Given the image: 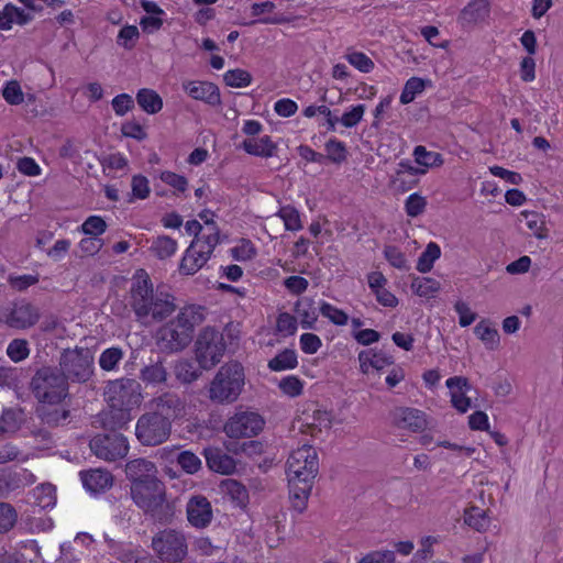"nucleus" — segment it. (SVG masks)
Returning a JSON list of instances; mask_svg holds the SVG:
<instances>
[{
  "label": "nucleus",
  "mask_w": 563,
  "mask_h": 563,
  "mask_svg": "<svg viewBox=\"0 0 563 563\" xmlns=\"http://www.w3.org/2000/svg\"><path fill=\"white\" fill-rule=\"evenodd\" d=\"M129 303L143 323L161 322L176 310L175 297L159 287L154 289L144 269H137L132 277Z\"/></svg>",
  "instance_id": "f257e3e1"
},
{
  "label": "nucleus",
  "mask_w": 563,
  "mask_h": 563,
  "mask_svg": "<svg viewBox=\"0 0 563 563\" xmlns=\"http://www.w3.org/2000/svg\"><path fill=\"white\" fill-rule=\"evenodd\" d=\"M201 307L187 306L157 330L156 344L162 352L175 353L186 349L194 338L195 328L203 320Z\"/></svg>",
  "instance_id": "f03ea898"
},
{
  "label": "nucleus",
  "mask_w": 563,
  "mask_h": 563,
  "mask_svg": "<svg viewBox=\"0 0 563 563\" xmlns=\"http://www.w3.org/2000/svg\"><path fill=\"white\" fill-rule=\"evenodd\" d=\"M130 494L133 503L154 522L168 525L174 520L175 501L168 499L166 485L159 478L130 487Z\"/></svg>",
  "instance_id": "7ed1b4c3"
},
{
  "label": "nucleus",
  "mask_w": 563,
  "mask_h": 563,
  "mask_svg": "<svg viewBox=\"0 0 563 563\" xmlns=\"http://www.w3.org/2000/svg\"><path fill=\"white\" fill-rule=\"evenodd\" d=\"M245 384L244 367L239 362L222 365L210 383L209 398L219 404H232L242 393Z\"/></svg>",
  "instance_id": "20e7f679"
},
{
  "label": "nucleus",
  "mask_w": 563,
  "mask_h": 563,
  "mask_svg": "<svg viewBox=\"0 0 563 563\" xmlns=\"http://www.w3.org/2000/svg\"><path fill=\"white\" fill-rule=\"evenodd\" d=\"M31 390L38 402L59 405L68 395V384L58 368L42 367L32 377Z\"/></svg>",
  "instance_id": "39448f33"
},
{
  "label": "nucleus",
  "mask_w": 563,
  "mask_h": 563,
  "mask_svg": "<svg viewBox=\"0 0 563 563\" xmlns=\"http://www.w3.org/2000/svg\"><path fill=\"white\" fill-rule=\"evenodd\" d=\"M59 373L66 383L84 384L93 373V357L88 349L76 347L64 350L59 357Z\"/></svg>",
  "instance_id": "423d86ee"
},
{
  "label": "nucleus",
  "mask_w": 563,
  "mask_h": 563,
  "mask_svg": "<svg viewBox=\"0 0 563 563\" xmlns=\"http://www.w3.org/2000/svg\"><path fill=\"white\" fill-rule=\"evenodd\" d=\"M218 244L216 231L202 233L201 238L194 239L180 260L179 273L186 276L195 275L208 263Z\"/></svg>",
  "instance_id": "0eeeda50"
},
{
  "label": "nucleus",
  "mask_w": 563,
  "mask_h": 563,
  "mask_svg": "<svg viewBox=\"0 0 563 563\" xmlns=\"http://www.w3.org/2000/svg\"><path fill=\"white\" fill-rule=\"evenodd\" d=\"M152 549L165 563H180L188 554V543L183 531L166 528L152 538Z\"/></svg>",
  "instance_id": "6e6552de"
},
{
  "label": "nucleus",
  "mask_w": 563,
  "mask_h": 563,
  "mask_svg": "<svg viewBox=\"0 0 563 563\" xmlns=\"http://www.w3.org/2000/svg\"><path fill=\"white\" fill-rule=\"evenodd\" d=\"M288 482L314 483L319 472V459L317 450L305 444L294 450L287 460Z\"/></svg>",
  "instance_id": "1a4fd4ad"
},
{
  "label": "nucleus",
  "mask_w": 563,
  "mask_h": 563,
  "mask_svg": "<svg viewBox=\"0 0 563 563\" xmlns=\"http://www.w3.org/2000/svg\"><path fill=\"white\" fill-rule=\"evenodd\" d=\"M223 334L214 328H203L195 343V355L201 369H210L219 364L225 352Z\"/></svg>",
  "instance_id": "9d476101"
},
{
  "label": "nucleus",
  "mask_w": 563,
  "mask_h": 563,
  "mask_svg": "<svg viewBox=\"0 0 563 563\" xmlns=\"http://www.w3.org/2000/svg\"><path fill=\"white\" fill-rule=\"evenodd\" d=\"M106 395L111 406L119 408L115 415L120 417L122 426L129 420V415L123 408L129 409L139 405L142 399L141 384L133 378L117 379L108 385Z\"/></svg>",
  "instance_id": "9b49d317"
},
{
  "label": "nucleus",
  "mask_w": 563,
  "mask_h": 563,
  "mask_svg": "<svg viewBox=\"0 0 563 563\" xmlns=\"http://www.w3.org/2000/svg\"><path fill=\"white\" fill-rule=\"evenodd\" d=\"M172 433L164 419L150 411L141 415L135 426V437L144 446H156L166 442Z\"/></svg>",
  "instance_id": "f8f14e48"
},
{
  "label": "nucleus",
  "mask_w": 563,
  "mask_h": 563,
  "mask_svg": "<svg viewBox=\"0 0 563 563\" xmlns=\"http://www.w3.org/2000/svg\"><path fill=\"white\" fill-rule=\"evenodd\" d=\"M89 448L97 457L113 462L126 456L129 442L123 434L112 431L95 435Z\"/></svg>",
  "instance_id": "ddd939ff"
},
{
  "label": "nucleus",
  "mask_w": 563,
  "mask_h": 563,
  "mask_svg": "<svg viewBox=\"0 0 563 563\" xmlns=\"http://www.w3.org/2000/svg\"><path fill=\"white\" fill-rule=\"evenodd\" d=\"M264 427L263 418L253 411H238L224 424L229 438H251L257 435Z\"/></svg>",
  "instance_id": "4468645a"
},
{
  "label": "nucleus",
  "mask_w": 563,
  "mask_h": 563,
  "mask_svg": "<svg viewBox=\"0 0 563 563\" xmlns=\"http://www.w3.org/2000/svg\"><path fill=\"white\" fill-rule=\"evenodd\" d=\"M151 413H155L161 419H164L169 427L173 422L180 418L185 412V404L180 397L174 393L167 391L159 396L154 397L148 401Z\"/></svg>",
  "instance_id": "2eb2a0df"
},
{
  "label": "nucleus",
  "mask_w": 563,
  "mask_h": 563,
  "mask_svg": "<svg viewBox=\"0 0 563 563\" xmlns=\"http://www.w3.org/2000/svg\"><path fill=\"white\" fill-rule=\"evenodd\" d=\"M390 420L394 427L411 432H419L427 426L424 413L409 407H397L391 410Z\"/></svg>",
  "instance_id": "dca6fc26"
},
{
  "label": "nucleus",
  "mask_w": 563,
  "mask_h": 563,
  "mask_svg": "<svg viewBox=\"0 0 563 563\" xmlns=\"http://www.w3.org/2000/svg\"><path fill=\"white\" fill-rule=\"evenodd\" d=\"M189 523L198 529L208 527L213 518L210 501L201 495L192 496L186 507Z\"/></svg>",
  "instance_id": "f3484780"
},
{
  "label": "nucleus",
  "mask_w": 563,
  "mask_h": 563,
  "mask_svg": "<svg viewBox=\"0 0 563 563\" xmlns=\"http://www.w3.org/2000/svg\"><path fill=\"white\" fill-rule=\"evenodd\" d=\"M183 89L195 100L202 101L211 107L221 104V95L217 85L209 81L187 80Z\"/></svg>",
  "instance_id": "a211bd4d"
},
{
  "label": "nucleus",
  "mask_w": 563,
  "mask_h": 563,
  "mask_svg": "<svg viewBox=\"0 0 563 563\" xmlns=\"http://www.w3.org/2000/svg\"><path fill=\"white\" fill-rule=\"evenodd\" d=\"M125 475L131 482V487H139V485H143L151 479L158 478L155 464L145 459L129 461L125 465Z\"/></svg>",
  "instance_id": "6ab92c4d"
},
{
  "label": "nucleus",
  "mask_w": 563,
  "mask_h": 563,
  "mask_svg": "<svg viewBox=\"0 0 563 563\" xmlns=\"http://www.w3.org/2000/svg\"><path fill=\"white\" fill-rule=\"evenodd\" d=\"M84 487L90 493L106 492L113 484L112 474L103 468H92L79 473Z\"/></svg>",
  "instance_id": "aec40b11"
},
{
  "label": "nucleus",
  "mask_w": 563,
  "mask_h": 563,
  "mask_svg": "<svg viewBox=\"0 0 563 563\" xmlns=\"http://www.w3.org/2000/svg\"><path fill=\"white\" fill-rule=\"evenodd\" d=\"M445 385L450 389L452 406L461 413L466 412L471 407V399L466 396L471 388L467 378L462 376L450 377Z\"/></svg>",
  "instance_id": "412c9836"
},
{
  "label": "nucleus",
  "mask_w": 563,
  "mask_h": 563,
  "mask_svg": "<svg viewBox=\"0 0 563 563\" xmlns=\"http://www.w3.org/2000/svg\"><path fill=\"white\" fill-rule=\"evenodd\" d=\"M489 3L487 0H471L460 12L457 22L463 27L473 26L484 21L489 15Z\"/></svg>",
  "instance_id": "4be33fe9"
},
{
  "label": "nucleus",
  "mask_w": 563,
  "mask_h": 563,
  "mask_svg": "<svg viewBox=\"0 0 563 563\" xmlns=\"http://www.w3.org/2000/svg\"><path fill=\"white\" fill-rule=\"evenodd\" d=\"M208 467L220 474H232L236 468L234 459L218 448H207L203 450Z\"/></svg>",
  "instance_id": "5701e85b"
},
{
  "label": "nucleus",
  "mask_w": 563,
  "mask_h": 563,
  "mask_svg": "<svg viewBox=\"0 0 563 563\" xmlns=\"http://www.w3.org/2000/svg\"><path fill=\"white\" fill-rule=\"evenodd\" d=\"M38 320L37 310L31 305L26 302H21L14 305L9 317L8 323L11 327L18 329H26L32 327Z\"/></svg>",
  "instance_id": "b1692460"
},
{
  "label": "nucleus",
  "mask_w": 563,
  "mask_h": 563,
  "mask_svg": "<svg viewBox=\"0 0 563 563\" xmlns=\"http://www.w3.org/2000/svg\"><path fill=\"white\" fill-rule=\"evenodd\" d=\"M241 146L247 154L265 158L273 157L277 150V145L268 135L246 139Z\"/></svg>",
  "instance_id": "393cba45"
},
{
  "label": "nucleus",
  "mask_w": 563,
  "mask_h": 563,
  "mask_svg": "<svg viewBox=\"0 0 563 563\" xmlns=\"http://www.w3.org/2000/svg\"><path fill=\"white\" fill-rule=\"evenodd\" d=\"M289 486V500L291 508L298 514H302L308 505V499L311 494L313 484L288 482Z\"/></svg>",
  "instance_id": "a878e982"
},
{
  "label": "nucleus",
  "mask_w": 563,
  "mask_h": 563,
  "mask_svg": "<svg viewBox=\"0 0 563 563\" xmlns=\"http://www.w3.org/2000/svg\"><path fill=\"white\" fill-rule=\"evenodd\" d=\"M36 412L42 422L52 428L66 424L69 418V410L55 405L42 404Z\"/></svg>",
  "instance_id": "bb28decb"
},
{
  "label": "nucleus",
  "mask_w": 563,
  "mask_h": 563,
  "mask_svg": "<svg viewBox=\"0 0 563 563\" xmlns=\"http://www.w3.org/2000/svg\"><path fill=\"white\" fill-rule=\"evenodd\" d=\"M475 335L483 342L485 347L495 351L500 345V336L492 322L487 319L481 320L474 328Z\"/></svg>",
  "instance_id": "cd10ccee"
},
{
  "label": "nucleus",
  "mask_w": 563,
  "mask_h": 563,
  "mask_svg": "<svg viewBox=\"0 0 563 563\" xmlns=\"http://www.w3.org/2000/svg\"><path fill=\"white\" fill-rule=\"evenodd\" d=\"M313 300L308 297H303L295 303V312L300 318V324L303 329H313L314 323L318 319Z\"/></svg>",
  "instance_id": "c85d7f7f"
},
{
  "label": "nucleus",
  "mask_w": 563,
  "mask_h": 563,
  "mask_svg": "<svg viewBox=\"0 0 563 563\" xmlns=\"http://www.w3.org/2000/svg\"><path fill=\"white\" fill-rule=\"evenodd\" d=\"M137 104L148 114H155L163 108L161 96L153 89L143 88L136 93Z\"/></svg>",
  "instance_id": "c756f323"
},
{
  "label": "nucleus",
  "mask_w": 563,
  "mask_h": 563,
  "mask_svg": "<svg viewBox=\"0 0 563 563\" xmlns=\"http://www.w3.org/2000/svg\"><path fill=\"white\" fill-rule=\"evenodd\" d=\"M168 373L162 361L144 366L140 372V379L147 385H159L167 382Z\"/></svg>",
  "instance_id": "7c9ffc66"
},
{
  "label": "nucleus",
  "mask_w": 563,
  "mask_h": 563,
  "mask_svg": "<svg viewBox=\"0 0 563 563\" xmlns=\"http://www.w3.org/2000/svg\"><path fill=\"white\" fill-rule=\"evenodd\" d=\"M177 241L168 235H159L152 241L151 253L158 260L172 257L177 251Z\"/></svg>",
  "instance_id": "2f4dec72"
},
{
  "label": "nucleus",
  "mask_w": 563,
  "mask_h": 563,
  "mask_svg": "<svg viewBox=\"0 0 563 563\" xmlns=\"http://www.w3.org/2000/svg\"><path fill=\"white\" fill-rule=\"evenodd\" d=\"M268 368L273 372L294 369L298 366V357L295 350L285 349L268 361Z\"/></svg>",
  "instance_id": "473e14b6"
},
{
  "label": "nucleus",
  "mask_w": 563,
  "mask_h": 563,
  "mask_svg": "<svg viewBox=\"0 0 563 563\" xmlns=\"http://www.w3.org/2000/svg\"><path fill=\"white\" fill-rule=\"evenodd\" d=\"M416 163L424 168L440 167L443 165L444 159L438 152L428 151L423 145H417L412 153Z\"/></svg>",
  "instance_id": "72a5a7b5"
},
{
  "label": "nucleus",
  "mask_w": 563,
  "mask_h": 563,
  "mask_svg": "<svg viewBox=\"0 0 563 563\" xmlns=\"http://www.w3.org/2000/svg\"><path fill=\"white\" fill-rule=\"evenodd\" d=\"M521 217L526 221L527 228L539 240L548 238V229L545 227V219L542 213L536 211H522Z\"/></svg>",
  "instance_id": "f704fd0d"
},
{
  "label": "nucleus",
  "mask_w": 563,
  "mask_h": 563,
  "mask_svg": "<svg viewBox=\"0 0 563 563\" xmlns=\"http://www.w3.org/2000/svg\"><path fill=\"white\" fill-rule=\"evenodd\" d=\"M464 522L474 530L483 532L488 529L490 520L485 510L473 506L465 510Z\"/></svg>",
  "instance_id": "c9c22d12"
},
{
  "label": "nucleus",
  "mask_w": 563,
  "mask_h": 563,
  "mask_svg": "<svg viewBox=\"0 0 563 563\" xmlns=\"http://www.w3.org/2000/svg\"><path fill=\"white\" fill-rule=\"evenodd\" d=\"M441 256V249L435 242H430L420 254L417 269L420 273H428L432 269L434 262Z\"/></svg>",
  "instance_id": "e433bc0d"
},
{
  "label": "nucleus",
  "mask_w": 563,
  "mask_h": 563,
  "mask_svg": "<svg viewBox=\"0 0 563 563\" xmlns=\"http://www.w3.org/2000/svg\"><path fill=\"white\" fill-rule=\"evenodd\" d=\"M201 372L195 364L188 360H181L175 365V376L178 380L185 384H190L198 379Z\"/></svg>",
  "instance_id": "4c0bfd02"
},
{
  "label": "nucleus",
  "mask_w": 563,
  "mask_h": 563,
  "mask_svg": "<svg viewBox=\"0 0 563 563\" xmlns=\"http://www.w3.org/2000/svg\"><path fill=\"white\" fill-rule=\"evenodd\" d=\"M276 216H278L284 221L286 230L300 231L302 229L300 213L295 207L290 205L284 206L278 210Z\"/></svg>",
  "instance_id": "58836bf2"
},
{
  "label": "nucleus",
  "mask_w": 563,
  "mask_h": 563,
  "mask_svg": "<svg viewBox=\"0 0 563 563\" xmlns=\"http://www.w3.org/2000/svg\"><path fill=\"white\" fill-rule=\"evenodd\" d=\"M123 358V351L120 347H108L99 356V366L107 372L114 371Z\"/></svg>",
  "instance_id": "ea45409f"
},
{
  "label": "nucleus",
  "mask_w": 563,
  "mask_h": 563,
  "mask_svg": "<svg viewBox=\"0 0 563 563\" xmlns=\"http://www.w3.org/2000/svg\"><path fill=\"white\" fill-rule=\"evenodd\" d=\"M411 288L420 297H430L440 289V284L433 278L416 277L411 283Z\"/></svg>",
  "instance_id": "a19ab883"
},
{
  "label": "nucleus",
  "mask_w": 563,
  "mask_h": 563,
  "mask_svg": "<svg viewBox=\"0 0 563 563\" xmlns=\"http://www.w3.org/2000/svg\"><path fill=\"white\" fill-rule=\"evenodd\" d=\"M424 81L421 78L411 77L408 79L399 98L400 103L408 104L412 102L416 96L424 90Z\"/></svg>",
  "instance_id": "79ce46f5"
},
{
  "label": "nucleus",
  "mask_w": 563,
  "mask_h": 563,
  "mask_svg": "<svg viewBox=\"0 0 563 563\" xmlns=\"http://www.w3.org/2000/svg\"><path fill=\"white\" fill-rule=\"evenodd\" d=\"M224 82L233 88L247 87L252 81V76L247 70L235 68L230 69L223 75Z\"/></svg>",
  "instance_id": "37998d69"
},
{
  "label": "nucleus",
  "mask_w": 563,
  "mask_h": 563,
  "mask_svg": "<svg viewBox=\"0 0 563 563\" xmlns=\"http://www.w3.org/2000/svg\"><path fill=\"white\" fill-rule=\"evenodd\" d=\"M325 152L329 161L335 164L344 162L347 157V151L345 144L336 139H330L325 145Z\"/></svg>",
  "instance_id": "c03bdc74"
},
{
  "label": "nucleus",
  "mask_w": 563,
  "mask_h": 563,
  "mask_svg": "<svg viewBox=\"0 0 563 563\" xmlns=\"http://www.w3.org/2000/svg\"><path fill=\"white\" fill-rule=\"evenodd\" d=\"M320 313L335 325H345L349 321V316L343 310L325 301L320 306Z\"/></svg>",
  "instance_id": "a18cd8bd"
},
{
  "label": "nucleus",
  "mask_w": 563,
  "mask_h": 563,
  "mask_svg": "<svg viewBox=\"0 0 563 563\" xmlns=\"http://www.w3.org/2000/svg\"><path fill=\"white\" fill-rule=\"evenodd\" d=\"M346 60L362 73H369L374 69V62L364 53L357 51L347 52Z\"/></svg>",
  "instance_id": "49530a36"
},
{
  "label": "nucleus",
  "mask_w": 563,
  "mask_h": 563,
  "mask_svg": "<svg viewBox=\"0 0 563 563\" xmlns=\"http://www.w3.org/2000/svg\"><path fill=\"white\" fill-rule=\"evenodd\" d=\"M84 234L98 238L107 230L106 221L99 216L88 217L80 227Z\"/></svg>",
  "instance_id": "de8ad7c7"
},
{
  "label": "nucleus",
  "mask_w": 563,
  "mask_h": 563,
  "mask_svg": "<svg viewBox=\"0 0 563 563\" xmlns=\"http://www.w3.org/2000/svg\"><path fill=\"white\" fill-rule=\"evenodd\" d=\"M18 519L15 509L7 503H0V534L11 530Z\"/></svg>",
  "instance_id": "09e8293b"
},
{
  "label": "nucleus",
  "mask_w": 563,
  "mask_h": 563,
  "mask_svg": "<svg viewBox=\"0 0 563 563\" xmlns=\"http://www.w3.org/2000/svg\"><path fill=\"white\" fill-rule=\"evenodd\" d=\"M177 463L188 474H195L201 468V460L191 451L178 453Z\"/></svg>",
  "instance_id": "8fccbe9b"
},
{
  "label": "nucleus",
  "mask_w": 563,
  "mask_h": 563,
  "mask_svg": "<svg viewBox=\"0 0 563 563\" xmlns=\"http://www.w3.org/2000/svg\"><path fill=\"white\" fill-rule=\"evenodd\" d=\"M427 207V199L418 192L411 194L405 201L407 216L416 218L422 214Z\"/></svg>",
  "instance_id": "3c124183"
},
{
  "label": "nucleus",
  "mask_w": 563,
  "mask_h": 563,
  "mask_svg": "<svg viewBox=\"0 0 563 563\" xmlns=\"http://www.w3.org/2000/svg\"><path fill=\"white\" fill-rule=\"evenodd\" d=\"M366 107L363 103L353 106L351 110L345 111L340 118V123L345 128L356 126L363 119Z\"/></svg>",
  "instance_id": "603ef678"
},
{
  "label": "nucleus",
  "mask_w": 563,
  "mask_h": 563,
  "mask_svg": "<svg viewBox=\"0 0 563 563\" xmlns=\"http://www.w3.org/2000/svg\"><path fill=\"white\" fill-rule=\"evenodd\" d=\"M29 353L27 342L21 339L11 341L7 349L8 356L15 363L26 358Z\"/></svg>",
  "instance_id": "864d4df0"
},
{
  "label": "nucleus",
  "mask_w": 563,
  "mask_h": 563,
  "mask_svg": "<svg viewBox=\"0 0 563 563\" xmlns=\"http://www.w3.org/2000/svg\"><path fill=\"white\" fill-rule=\"evenodd\" d=\"M3 99L12 106H18L23 102V92L20 84L16 80L7 82L2 91Z\"/></svg>",
  "instance_id": "5fc2aeb1"
},
{
  "label": "nucleus",
  "mask_w": 563,
  "mask_h": 563,
  "mask_svg": "<svg viewBox=\"0 0 563 563\" xmlns=\"http://www.w3.org/2000/svg\"><path fill=\"white\" fill-rule=\"evenodd\" d=\"M256 255V250L251 241L242 240L241 243L231 249V256L239 262H246Z\"/></svg>",
  "instance_id": "6e6d98bb"
},
{
  "label": "nucleus",
  "mask_w": 563,
  "mask_h": 563,
  "mask_svg": "<svg viewBox=\"0 0 563 563\" xmlns=\"http://www.w3.org/2000/svg\"><path fill=\"white\" fill-rule=\"evenodd\" d=\"M139 36V29L135 25H125L118 34L117 43L126 49H131L134 47L135 41Z\"/></svg>",
  "instance_id": "4d7b16f0"
},
{
  "label": "nucleus",
  "mask_w": 563,
  "mask_h": 563,
  "mask_svg": "<svg viewBox=\"0 0 563 563\" xmlns=\"http://www.w3.org/2000/svg\"><path fill=\"white\" fill-rule=\"evenodd\" d=\"M297 319L288 312H282L277 317L276 329L284 335H294L297 331Z\"/></svg>",
  "instance_id": "13d9d810"
},
{
  "label": "nucleus",
  "mask_w": 563,
  "mask_h": 563,
  "mask_svg": "<svg viewBox=\"0 0 563 563\" xmlns=\"http://www.w3.org/2000/svg\"><path fill=\"white\" fill-rule=\"evenodd\" d=\"M278 386L284 394L290 397H297L301 395L303 389L301 379L294 375L283 378Z\"/></svg>",
  "instance_id": "bf43d9fd"
},
{
  "label": "nucleus",
  "mask_w": 563,
  "mask_h": 563,
  "mask_svg": "<svg viewBox=\"0 0 563 563\" xmlns=\"http://www.w3.org/2000/svg\"><path fill=\"white\" fill-rule=\"evenodd\" d=\"M111 104L114 113L123 117L134 108V100L129 93H120L112 99Z\"/></svg>",
  "instance_id": "052dcab7"
},
{
  "label": "nucleus",
  "mask_w": 563,
  "mask_h": 563,
  "mask_svg": "<svg viewBox=\"0 0 563 563\" xmlns=\"http://www.w3.org/2000/svg\"><path fill=\"white\" fill-rule=\"evenodd\" d=\"M300 349L306 354H314L322 345L321 339L314 333H303L299 339Z\"/></svg>",
  "instance_id": "680f3d73"
},
{
  "label": "nucleus",
  "mask_w": 563,
  "mask_h": 563,
  "mask_svg": "<svg viewBox=\"0 0 563 563\" xmlns=\"http://www.w3.org/2000/svg\"><path fill=\"white\" fill-rule=\"evenodd\" d=\"M384 254L389 264L398 269H408L405 254L396 246H386Z\"/></svg>",
  "instance_id": "e2e57ef3"
},
{
  "label": "nucleus",
  "mask_w": 563,
  "mask_h": 563,
  "mask_svg": "<svg viewBox=\"0 0 563 563\" xmlns=\"http://www.w3.org/2000/svg\"><path fill=\"white\" fill-rule=\"evenodd\" d=\"M159 178L163 183L175 188L180 192H184L187 189L188 181L186 177L181 175L166 170L161 173Z\"/></svg>",
  "instance_id": "0e129e2a"
},
{
  "label": "nucleus",
  "mask_w": 563,
  "mask_h": 563,
  "mask_svg": "<svg viewBox=\"0 0 563 563\" xmlns=\"http://www.w3.org/2000/svg\"><path fill=\"white\" fill-rule=\"evenodd\" d=\"M132 195L136 199H145L150 195V185L145 176L135 175L131 181Z\"/></svg>",
  "instance_id": "69168bd1"
},
{
  "label": "nucleus",
  "mask_w": 563,
  "mask_h": 563,
  "mask_svg": "<svg viewBox=\"0 0 563 563\" xmlns=\"http://www.w3.org/2000/svg\"><path fill=\"white\" fill-rule=\"evenodd\" d=\"M284 286L290 294L299 296L307 290L309 282L301 276H289L284 280Z\"/></svg>",
  "instance_id": "338daca9"
},
{
  "label": "nucleus",
  "mask_w": 563,
  "mask_h": 563,
  "mask_svg": "<svg viewBox=\"0 0 563 563\" xmlns=\"http://www.w3.org/2000/svg\"><path fill=\"white\" fill-rule=\"evenodd\" d=\"M395 553L393 551H373L366 554L358 563H394Z\"/></svg>",
  "instance_id": "774afa93"
}]
</instances>
